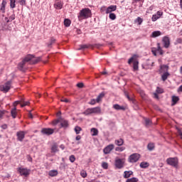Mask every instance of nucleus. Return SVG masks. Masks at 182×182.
<instances>
[{
	"mask_svg": "<svg viewBox=\"0 0 182 182\" xmlns=\"http://www.w3.org/2000/svg\"><path fill=\"white\" fill-rule=\"evenodd\" d=\"M77 18L80 21L92 18V11L89 8L82 9L80 11Z\"/></svg>",
	"mask_w": 182,
	"mask_h": 182,
	"instance_id": "obj_1",
	"label": "nucleus"
},
{
	"mask_svg": "<svg viewBox=\"0 0 182 182\" xmlns=\"http://www.w3.org/2000/svg\"><path fill=\"white\" fill-rule=\"evenodd\" d=\"M102 113V109L100 107H95L92 108H87L82 112L85 116H90V114H100Z\"/></svg>",
	"mask_w": 182,
	"mask_h": 182,
	"instance_id": "obj_2",
	"label": "nucleus"
},
{
	"mask_svg": "<svg viewBox=\"0 0 182 182\" xmlns=\"http://www.w3.org/2000/svg\"><path fill=\"white\" fill-rule=\"evenodd\" d=\"M33 58V55H28L27 56H26L23 59V60L18 63V69H19V70H23V68H25V65H26L28 62H30L31 60H32Z\"/></svg>",
	"mask_w": 182,
	"mask_h": 182,
	"instance_id": "obj_3",
	"label": "nucleus"
},
{
	"mask_svg": "<svg viewBox=\"0 0 182 182\" xmlns=\"http://www.w3.org/2000/svg\"><path fill=\"white\" fill-rule=\"evenodd\" d=\"M11 85H12V82L8 81L4 85H1L0 86V90L1 92H4V93H7V92H9V90H11Z\"/></svg>",
	"mask_w": 182,
	"mask_h": 182,
	"instance_id": "obj_4",
	"label": "nucleus"
},
{
	"mask_svg": "<svg viewBox=\"0 0 182 182\" xmlns=\"http://www.w3.org/2000/svg\"><path fill=\"white\" fill-rule=\"evenodd\" d=\"M17 171L20 176H23L24 177H28L31 174V169H28V168L19 167L17 168Z\"/></svg>",
	"mask_w": 182,
	"mask_h": 182,
	"instance_id": "obj_5",
	"label": "nucleus"
},
{
	"mask_svg": "<svg viewBox=\"0 0 182 182\" xmlns=\"http://www.w3.org/2000/svg\"><path fill=\"white\" fill-rule=\"evenodd\" d=\"M129 65H131L133 63V70L134 72H136V70H139V61L136 59H134V57H132L128 60Z\"/></svg>",
	"mask_w": 182,
	"mask_h": 182,
	"instance_id": "obj_6",
	"label": "nucleus"
},
{
	"mask_svg": "<svg viewBox=\"0 0 182 182\" xmlns=\"http://www.w3.org/2000/svg\"><path fill=\"white\" fill-rule=\"evenodd\" d=\"M166 163L172 167H177L178 164V159L177 158H168L166 159Z\"/></svg>",
	"mask_w": 182,
	"mask_h": 182,
	"instance_id": "obj_7",
	"label": "nucleus"
},
{
	"mask_svg": "<svg viewBox=\"0 0 182 182\" xmlns=\"http://www.w3.org/2000/svg\"><path fill=\"white\" fill-rule=\"evenodd\" d=\"M139 159H140V154L135 153V154H132L131 156H129L128 161L129 163H137Z\"/></svg>",
	"mask_w": 182,
	"mask_h": 182,
	"instance_id": "obj_8",
	"label": "nucleus"
},
{
	"mask_svg": "<svg viewBox=\"0 0 182 182\" xmlns=\"http://www.w3.org/2000/svg\"><path fill=\"white\" fill-rule=\"evenodd\" d=\"M125 160L124 159H116L115 167L117 168H123L124 167Z\"/></svg>",
	"mask_w": 182,
	"mask_h": 182,
	"instance_id": "obj_9",
	"label": "nucleus"
},
{
	"mask_svg": "<svg viewBox=\"0 0 182 182\" xmlns=\"http://www.w3.org/2000/svg\"><path fill=\"white\" fill-rule=\"evenodd\" d=\"M41 133L46 136H50L55 133V129L51 128H43L41 129Z\"/></svg>",
	"mask_w": 182,
	"mask_h": 182,
	"instance_id": "obj_10",
	"label": "nucleus"
},
{
	"mask_svg": "<svg viewBox=\"0 0 182 182\" xmlns=\"http://www.w3.org/2000/svg\"><path fill=\"white\" fill-rule=\"evenodd\" d=\"M28 132L25 131H19L16 133L17 140L18 141H23V139H25V134H26Z\"/></svg>",
	"mask_w": 182,
	"mask_h": 182,
	"instance_id": "obj_11",
	"label": "nucleus"
},
{
	"mask_svg": "<svg viewBox=\"0 0 182 182\" xmlns=\"http://www.w3.org/2000/svg\"><path fill=\"white\" fill-rule=\"evenodd\" d=\"M55 9H62L63 8V2L60 0H56L54 4Z\"/></svg>",
	"mask_w": 182,
	"mask_h": 182,
	"instance_id": "obj_12",
	"label": "nucleus"
},
{
	"mask_svg": "<svg viewBox=\"0 0 182 182\" xmlns=\"http://www.w3.org/2000/svg\"><path fill=\"white\" fill-rule=\"evenodd\" d=\"M117 9V6L116 5H111L108 6L105 11L106 14H112V12H114Z\"/></svg>",
	"mask_w": 182,
	"mask_h": 182,
	"instance_id": "obj_13",
	"label": "nucleus"
},
{
	"mask_svg": "<svg viewBox=\"0 0 182 182\" xmlns=\"http://www.w3.org/2000/svg\"><path fill=\"white\" fill-rule=\"evenodd\" d=\"M113 149H114V145L109 144L104 149L103 152L105 154H109V153H110Z\"/></svg>",
	"mask_w": 182,
	"mask_h": 182,
	"instance_id": "obj_14",
	"label": "nucleus"
},
{
	"mask_svg": "<svg viewBox=\"0 0 182 182\" xmlns=\"http://www.w3.org/2000/svg\"><path fill=\"white\" fill-rule=\"evenodd\" d=\"M164 48H169L170 46V38L168 36H164L162 39Z\"/></svg>",
	"mask_w": 182,
	"mask_h": 182,
	"instance_id": "obj_15",
	"label": "nucleus"
},
{
	"mask_svg": "<svg viewBox=\"0 0 182 182\" xmlns=\"http://www.w3.org/2000/svg\"><path fill=\"white\" fill-rule=\"evenodd\" d=\"M60 129H61V127H63L64 129L69 127V122L62 118L60 121Z\"/></svg>",
	"mask_w": 182,
	"mask_h": 182,
	"instance_id": "obj_16",
	"label": "nucleus"
},
{
	"mask_svg": "<svg viewBox=\"0 0 182 182\" xmlns=\"http://www.w3.org/2000/svg\"><path fill=\"white\" fill-rule=\"evenodd\" d=\"M89 48H92V49H93L95 48V46H93L90 44L80 45V48H77V50H82V49H89Z\"/></svg>",
	"mask_w": 182,
	"mask_h": 182,
	"instance_id": "obj_17",
	"label": "nucleus"
},
{
	"mask_svg": "<svg viewBox=\"0 0 182 182\" xmlns=\"http://www.w3.org/2000/svg\"><path fill=\"white\" fill-rule=\"evenodd\" d=\"M38 62H41V57L35 58L33 55V58L31 60H30V63L31 65H35V64L38 63Z\"/></svg>",
	"mask_w": 182,
	"mask_h": 182,
	"instance_id": "obj_18",
	"label": "nucleus"
},
{
	"mask_svg": "<svg viewBox=\"0 0 182 182\" xmlns=\"http://www.w3.org/2000/svg\"><path fill=\"white\" fill-rule=\"evenodd\" d=\"M114 144L116 146H123V144H124V140L122 138H119L114 141Z\"/></svg>",
	"mask_w": 182,
	"mask_h": 182,
	"instance_id": "obj_19",
	"label": "nucleus"
},
{
	"mask_svg": "<svg viewBox=\"0 0 182 182\" xmlns=\"http://www.w3.org/2000/svg\"><path fill=\"white\" fill-rule=\"evenodd\" d=\"M11 114L14 119H16V116L18 115V111H16V107H14L11 109Z\"/></svg>",
	"mask_w": 182,
	"mask_h": 182,
	"instance_id": "obj_20",
	"label": "nucleus"
},
{
	"mask_svg": "<svg viewBox=\"0 0 182 182\" xmlns=\"http://www.w3.org/2000/svg\"><path fill=\"white\" fill-rule=\"evenodd\" d=\"M180 100V98L176 95L172 96V104L171 106H175V105H177V102Z\"/></svg>",
	"mask_w": 182,
	"mask_h": 182,
	"instance_id": "obj_21",
	"label": "nucleus"
},
{
	"mask_svg": "<svg viewBox=\"0 0 182 182\" xmlns=\"http://www.w3.org/2000/svg\"><path fill=\"white\" fill-rule=\"evenodd\" d=\"M6 6V1L3 0L2 3H1V8H0V11H1V12H2V14H5Z\"/></svg>",
	"mask_w": 182,
	"mask_h": 182,
	"instance_id": "obj_22",
	"label": "nucleus"
},
{
	"mask_svg": "<svg viewBox=\"0 0 182 182\" xmlns=\"http://www.w3.org/2000/svg\"><path fill=\"white\" fill-rule=\"evenodd\" d=\"M161 31H154L151 35V38H157L159 36H161Z\"/></svg>",
	"mask_w": 182,
	"mask_h": 182,
	"instance_id": "obj_23",
	"label": "nucleus"
},
{
	"mask_svg": "<svg viewBox=\"0 0 182 182\" xmlns=\"http://www.w3.org/2000/svg\"><path fill=\"white\" fill-rule=\"evenodd\" d=\"M113 109H115V110H126V108L124 106H120L119 104L114 105Z\"/></svg>",
	"mask_w": 182,
	"mask_h": 182,
	"instance_id": "obj_24",
	"label": "nucleus"
},
{
	"mask_svg": "<svg viewBox=\"0 0 182 182\" xmlns=\"http://www.w3.org/2000/svg\"><path fill=\"white\" fill-rule=\"evenodd\" d=\"M58 174V170H51L48 172V176H50V177H56Z\"/></svg>",
	"mask_w": 182,
	"mask_h": 182,
	"instance_id": "obj_25",
	"label": "nucleus"
},
{
	"mask_svg": "<svg viewBox=\"0 0 182 182\" xmlns=\"http://www.w3.org/2000/svg\"><path fill=\"white\" fill-rule=\"evenodd\" d=\"M133 174V171H125L124 172V178H129L130 176Z\"/></svg>",
	"mask_w": 182,
	"mask_h": 182,
	"instance_id": "obj_26",
	"label": "nucleus"
},
{
	"mask_svg": "<svg viewBox=\"0 0 182 182\" xmlns=\"http://www.w3.org/2000/svg\"><path fill=\"white\" fill-rule=\"evenodd\" d=\"M103 97H105V92H101L97 97L96 99V102L97 103H100V102H102V99H103Z\"/></svg>",
	"mask_w": 182,
	"mask_h": 182,
	"instance_id": "obj_27",
	"label": "nucleus"
},
{
	"mask_svg": "<svg viewBox=\"0 0 182 182\" xmlns=\"http://www.w3.org/2000/svg\"><path fill=\"white\" fill-rule=\"evenodd\" d=\"M168 76H170V73H168V72H165L164 74H162L161 75V79L163 80V82H166V80H167V78L168 77Z\"/></svg>",
	"mask_w": 182,
	"mask_h": 182,
	"instance_id": "obj_28",
	"label": "nucleus"
},
{
	"mask_svg": "<svg viewBox=\"0 0 182 182\" xmlns=\"http://www.w3.org/2000/svg\"><path fill=\"white\" fill-rule=\"evenodd\" d=\"M92 136H97L99 134V130L96 128H92L91 130Z\"/></svg>",
	"mask_w": 182,
	"mask_h": 182,
	"instance_id": "obj_29",
	"label": "nucleus"
},
{
	"mask_svg": "<svg viewBox=\"0 0 182 182\" xmlns=\"http://www.w3.org/2000/svg\"><path fill=\"white\" fill-rule=\"evenodd\" d=\"M10 8L11 9L16 8V0H10Z\"/></svg>",
	"mask_w": 182,
	"mask_h": 182,
	"instance_id": "obj_30",
	"label": "nucleus"
},
{
	"mask_svg": "<svg viewBox=\"0 0 182 182\" xmlns=\"http://www.w3.org/2000/svg\"><path fill=\"white\" fill-rule=\"evenodd\" d=\"M56 151H59L58 149V144H54L51 147V153H56Z\"/></svg>",
	"mask_w": 182,
	"mask_h": 182,
	"instance_id": "obj_31",
	"label": "nucleus"
},
{
	"mask_svg": "<svg viewBox=\"0 0 182 182\" xmlns=\"http://www.w3.org/2000/svg\"><path fill=\"white\" fill-rule=\"evenodd\" d=\"M72 23V21L69 19V18H65L64 20V25L65 26H66L67 28H69V26H70V24Z\"/></svg>",
	"mask_w": 182,
	"mask_h": 182,
	"instance_id": "obj_32",
	"label": "nucleus"
},
{
	"mask_svg": "<svg viewBox=\"0 0 182 182\" xmlns=\"http://www.w3.org/2000/svg\"><path fill=\"white\" fill-rule=\"evenodd\" d=\"M134 23H137L138 25H141V23H143V18H141V17H137L135 19Z\"/></svg>",
	"mask_w": 182,
	"mask_h": 182,
	"instance_id": "obj_33",
	"label": "nucleus"
},
{
	"mask_svg": "<svg viewBox=\"0 0 182 182\" xmlns=\"http://www.w3.org/2000/svg\"><path fill=\"white\" fill-rule=\"evenodd\" d=\"M17 4L21 6H26V0H17Z\"/></svg>",
	"mask_w": 182,
	"mask_h": 182,
	"instance_id": "obj_34",
	"label": "nucleus"
},
{
	"mask_svg": "<svg viewBox=\"0 0 182 182\" xmlns=\"http://www.w3.org/2000/svg\"><path fill=\"white\" fill-rule=\"evenodd\" d=\"M149 164L147 162H141L140 164V168H147L149 167Z\"/></svg>",
	"mask_w": 182,
	"mask_h": 182,
	"instance_id": "obj_35",
	"label": "nucleus"
},
{
	"mask_svg": "<svg viewBox=\"0 0 182 182\" xmlns=\"http://www.w3.org/2000/svg\"><path fill=\"white\" fill-rule=\"evenodd\" d=\"M147 149L149 150V151H152V150H154V143H149L147 145Z\"/></svg>",
	"mask_w": 182,
	"mask_h": 182,
	"instance_id": "obj_36",
	"label": "nucleus"
},
{
	"mask_svg": "<svg viewBox=\"0 0 182 182\" xmlns=\"http://www.w3.org/2000/svg\"><path fill=\"white\" fill-rule=\"evenodd\" d=\"M168 70V66L164 65H161V72H167Z\"/></svg>",
	"mask_w": 182,
	"mask_h": 182,
	"instance_id": "obj_37",
	"label": "nucleus"
},
{
	"mask_svg": "<svg viewBox=\"0 0 182 182\" xmlns=\"http://www.w3.org/2000/svg\"><path fill=\"white\" fill-rule=\"evenodd\" d=\"M8 113V111L6 110H0V120H2V119H4V115Z\"/></svg>",
	"mask_w": 182,
	"mask_h": 182,
	"instance_id": "obj_38",
	"label": "nucleus"
},
{
	"mask_svg": "<svg viewBox=\"0 0 182 182\" xmlns=\"http://www.w3.org/2000/svg\"><path fill=\"white\" fill-rule=\"evenodd\" d=\"M126 182H139V178H128Z\"/></svg>",
	"mask_w": 182,
	"mask_h": 182,
	"instance_id": "obj_39",
	"label": "nucleus"
},
{
	"mask_svg": "<svg viewBox=\"0 0 182 182\" xmlns=\"http://www.w3.org/2000/svg\"><path fill=\"white\" fill-rule=\"evenodd\" d=\"M25 106H29V101H21V107H25Z\"/></svg>",
	"mask_w": 182,
	"mask_h": 182,
	"instance_id": "obj_40",
	"label": "nucleus"
},
{
	"mask_svg": "<svg viewBox=\"0 0 182 182\" xmlns=\"http://www.w3.org/2000/svg\"><path fill=\"white\" fill-rule=\"evenodd\" d=\"M75 132L76 133V134H79L80 133V132H82V128L80 127H75Z\"/></svg>",
	"mask_w": 182,
	"mask_h": 182,
	"instance_id": "obj_41",
	"label": "nucleus"
},
{
	"mask_svg": "<svg viewBox=\"0 0 182 182\" xmlns=\"http://www.w3.org/2000/svg\"><path fill=\"white\" fill-rule=\"evenodd\" d=\"M156 92L159 95H161V93H164V90H163L162 88H160L159 87H157Z\"/></svg>",
	"mask_w": 182,
	"mask_h": 182,
	"instance_id": "obj_42",
	"label": "nucleus"
},
{
	"mask_svg": "<svg viewBox=\"0 0 182 182\" xmlns=\"http://www.w3.org/2000/svg\"><path fill=\"white\" fill-rule=\"evenodd\" d=\"M102 168H105V170H107L109 168V164L107 162H102Z\"/></svg>",
	"mask_w": 182,
	"mask_h": 182,
	"instance_id": "obj_43",
	"label": "nucleus"
},
{
	"mask_svg": "<svg viewBox=\"0 0 182 182\" xmlns=\"http://www.w3.org/2000/svg\"><path fill=\"white\" fill-rule=\"evenodd\" d=\"M80 176L83 178H86V177H87V173H86V171H82L80 172Z\"/></svg>",
	"mask_w": 182,
	"mask_h": 182,
	"instance_id": "obj_44",
	"label": "nucleus"
},
{
	"mask_svg": "<svg viewBox=\"0 0 182 182\" xmlns=\"http://www.w3.org/2000/svg\"><path fill=\"white\" fill-rule=\"evenodd\" d=\"M109 19H112V21H114L116 19V14L114 13H110L109 16Z\"/></svg>",
	"mask_w": 182,
	"mask_h": 182,
	"instance_id": "obj_45",
	"label": "nucleus"
},
{
	"mask_svg": "<svg viewBox=\"0 0 182 182\" xmlns=\"http://www.w3.org/2000/svg\"><path fill=\"white\" fill-rule=\"evenodd\" d=\"M69 160L71 163H75V160H76V157H75V155H71L69 157Z\"/></svg>",
	"mask_w": 182,
	"mask_h": 182,
	"instance_id": "obj_46",
	"label": "nucleus"
},
{
	"mask_svg": "<svg viewBox=\"0 0 182 182\" xmlns=\"http://www.w3.org/2000/svg\"><path fill=\"white\" fill-rule=\"evenodd\" d=\"M60 119L61 118L60 117L58 119H55L54 121H53V125L56 126L58 123H60Z\"/></svg>",
	"mask_w": 182,
	"mask_h": 182,
	"instance_id": "obj_47",
	"label": "nucleus"
},
{
	"mask_svg": "<svg viewBox=\"0 0 182 182\" xmlns=\"http://www.w3.org/2000/svg\"><path fill=\"white\" fill-rule=\"evenodd\" d=\"M124 150H126V147H124V146L117 147L115 149L116 151H124Z\"/></svg>",
	"mask_w": 182,
	"mask_h": 182,
	"instance_id": "obj_48",
	"label": "nucleus"
},
{
	"mask_svg": "<svg viewBox=\"0 0 182 182\" xmlns=\"http://www.w3.org/2000/svg\"><path fill=\"white\" fill-rule=\"evenodd\" d=\"M160 18V16H157L156 14H154L152 16V21L153 22H156V21H157V19H159Z\"/></svg>",
	"mask_w": 182,
	"mask_h": 182,
	"instance_id": "obj_49",
	"label": "nucleus"
},
{
	"mask_svg": "<svg viewBox=\"0 0 182 182\" xmlns=\"http://www.w3.org/2000/svg\"><path fill=\"white\" fill-rule=\"evenodd\" d=\"M124 95L126 96V97L128 99V100H129V102L133 101V98L130 97V96H129V92H127V91L124 92Z\"/></svg>",
	"mask_w": 182,
	"mask_h": 182,
	"instance_id": "obj_50",
	"label": "nucleus"
},
{
	"mask_svg": "<svg viewBox=\"0 0 182 182\" xmlns=\"http://www.w3.org/2000/svg\"><path fill=\"white\" fill-rule=\"evenodd\" d=\"M180 43H182V39L181 38H177L176 41L174 42V45H178Z\"/></svg>",
	"mask_w": 182,
	"mask_h": 182,
	"instance_id": "obj_51",
	"label": "nucleus"
},
{
	"mask_svg": "<svg viewBox=\"0 0 182 182\" xmlns=\"http://www.w3.org/2000/svg\"><path fill=\"white\" fill-rule=\"evenodd\" d=\"M96 103H97V102L96 101V100L92 99L90 100V102H89V105H91L92 106L96 105Z\"/></svg>",
	"mask_w": 182,
	"mask_h": 182,
	"instance_id": "obj_52",
	"label": "nucleus"
},
{
	"mask_svg": "<svg viewBox=\"0 0 182 182\" xmlns=\"http://www.w3.org/2000/svg\"><path fill=\"white\" fill-rule=\"evenodd\" d=\"M55 42H56V40L53 38H51L50 43L48 44V46H50L51 45H53V43H55Z\"/></svg>",
	"mask_w": 182,
	"mask_h": 182,
	"instance_id": "obj_53",
	"label": "nucleus"
},
{
	"mask_svg": "<svg viewBox=\"0 0 182 182\" xmlns=\"http://www.w3.org/2000/svg\"><path fill=\"white\" fill-rule=\"evenodd\" d=\"M145 123H146V126H150L151 121L149 119H145Z\"/></svg>",
	"mask_w": 182,
	"mask_h": 182,
	"instance_id": "obj_54",
	"label": "nucleus"
},
{
	"mask_svg": "<svg viewBox=\"0 0 182 182\" xmlns=\"http://www.w3.org/2000/svg\"><path fill=\"white\" fill-rule=\"evenodd\" d=\"M77 87L82 88L83 87L84 85L83 82H80L78 84H77Z\"/></svg>",
	"mask_w": 182,
	"mask_h": 182,
	"instance_id": "obj_55",
	"label": "nucleus"
},
{
	"mask_svg": "<svg viewBox=\"0 0 182 182\" xmlns=\"http://www.w3.org/2000/svg\"><path fill=\"white\" fill-rule=\"evenodd\" d=\"M1 129H3V130H6V129H8V125L6 124L1 125Z\"/></svg>",
	"mask_w": 182,
	"mask_h": 182,
	"instance_id": "obj_56",
	"label": "nucleus"
},
{
	"mask_svg": "<svg viewBox=\"0 0 182 182\" xmlns=\"http://www.w3.org/2000/svg\"><path fill=\"white\" fill-rule=\"evenodd\" d=\"M161 15H163V12H161V11H157V13H156V16H159V18H160V16H161Z\"/></svg>",
	"mask_w": 182,
	"mask_h": 182,
	"instance_id": "obj_57",
	"label": "nucleus"
},
{
	"mask_svg": "<svg viewBox=\"0 0 182 182\" xmlns=\"http://www.w3.org/2000/svg\"><path fill=\"white\" fill-rule=\"evenodd\" d=\"M18 105H19V101H16V102L14 103V107H16V106H18Z\"/></svg>",
	"mask_w": 182,
	"mask_h": 182,
	"instance_id": "obj_58",
	"label": "nucleus"
},
{
	"mask_svg": "<svg viewBox=\"0 0 182 182\" xmlns=\"http://www.w3.org/2000/svg\"><path fill=\"white\" fill-rule=\"evenodd\" d=\"M81 139H82V136H80V135H78V136H76L75 140L79 141Z\"/></svg>",
	"mask_w": 182,
	"mask_h": 182,
	"instance_id": "obj_59",
	"label": "nucleus"
},
{
	"mask_svg": "<svg viewBox=\"0 0 182 182\" xmlns=\"http://www.w3.org/2000/svg\"><path fill=\"white\" fill-rule=\"evenodd\" d=\"M28 161L32 163V157H31V156H28Z\"/></svg>",
	"mask_w": 182,
	"mask_h": 182,
	"instance_id": "obj_60",
	"label": "nucleus"
},
{
	"mask_svg": "<svg viewBox=\"0 0 182 182\" xmlns=\"http://www.w3.org/2000/svg\"><path fill=\"white\" fill-rule=\"evenodd\" d=\"M61 102H65V103H68L69 100L68 99H61Z\"/></svg>",
	"mask_w": 182,
	"mask_h": 182,
	"instance_id": "obj_61",
	"label": "nucleus"
},
{
	"mask_svg": "<svg viewBox=\"0 0 182 182\" xmlns=\"http://www.w3.org/2000/svg\"><path fill=\"white\" fill-rule=\"evenodd\" d=\"M10 19H11V21H14V19H15V16H14V15H12V16L10 17Z\"/></svg>",
	"mask_w": 182,
	"mask_h": 182,
	"instance_id": "obj_62",
	"label": "nucleus"
},
{
	"mask_svg": "<svg viewBox=\"0 0 182 182\" xmlns=\"http://www.w3.org/2000/svg\"><path fill=\"white\" fill-rule=\"evenodd\" d=\"M178 136H180L181 139H182V132H181V131H178Z\"/></svg>",
	"mask_w": 182,
	"mask_h": 182,
	"instance_id": "obj_63",
	"label": "nucleus"
},
{
	"mask_svg": "<svg viewBox=\"0 0 182 182\" xmlns=\"http://www.w3.org/2000/svg\"><path fill=\"white\" fill-rule=\"evenodd\" d=\"M178 92H182V85L178 87Z\"/></svg>",
	"mask_w": 182,
	"mask_h": 182,
	"instance_id": "obj_64",
	"label": "nucleus"
}]
</instances>
